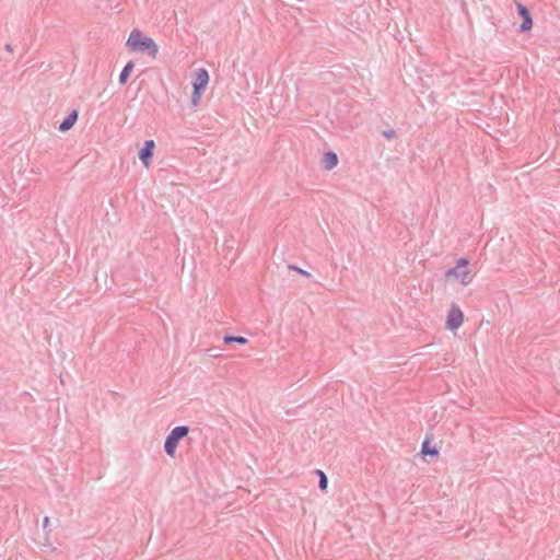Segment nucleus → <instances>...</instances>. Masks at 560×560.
<instances>
[{"label":"nucleus","mask_w":560,"mask_h":560,"mask_svg":"<svg viewBox=\"0 0 560 560\" xmlns=\"http://www.w3.org/2000/svg\"><path fill=\"white\" fill-rule=\"evenodd\" d=\"M338 164V156L334 152H327L323 156V165L326 170H332Z\"/></svg>","instance_id":"1a4fd4ad"},{"label":"nucleus","mask_w":560,"mask_h":560,"mask_svg":"<svg viewBox=\"0 0 560 560\" xmlns=\"http://www.w3.org/2000/svg\"><path fill=\"white\" fill-rule=\"evenodd\" d=\"M393 135H394V131H390V132L386 133L387 137H392Z\"/></svg>","instance_id":"dca6fc26"},{"label":"nucleus","mask_w":560,"mask_h":560,"mask_svg":"<svg viewBox=\"0 0 560 560\" xmlns=\"http://www.w3.org/2000/svg\"><path fill=\"white\" fill-rule=\"evenodd\" d=\"M223 340L225 343H230V342H235V343H240V345L247 343V339L245 337L225 336Z\"/></svg>","instance_id":"f8f14e48"},{"label":"nucleus","mask_w":560,"mask_h":560,"mask_svg":"<svg viewBox=\"0 0 560 560\" xmlns=\"http://www.w3.org/2000/svg\"><path fill=\"white\" fill-rule=\"evenodd\" d=\"M126 47L131 52H147L153 59L159 54V46L154 39L138 28L130 32L126 40Z\"/></svg>","instance_id":"f257e3e1"},{"label":"nucleus","mask_w":560,"mask_h":560,"mask_svg":"<svg viewBox=\"0 0 560 560\" xmlns=\"http://www.w3.org/2000/svg\"><path fill=\"white\" fill-rule=\"evenodd\" d=\"M290 268H291V269H293V270H295L296 272H299L300 275H302V276H304V277H307V278H308V277H311V273H310V272H307L306 270H303V269H301V268H299V267L291 266Z\"/></svg>","instance_id":"4468645a"},{"label":"nucleus","mask_w":560,"mask_h":560,"mask_svg":"<svg viewBox=\"0 0 560 560\" xmlns=\"http://www.w3.org/2000/svg\"><path fill=\"white\" fill-rule=\"evenodd\" d=\"M516 9H517V12H518V14L521 15V18L523 20V22L521 24V31L522 32L530 31L532 27H533V19L530 16L529 11L522 3H517L516 4Z\"/></svg>","instance_id":"423d86ee"},{"label":"nucleus","mask_w":560,"mask_h":560,"mask_svg":"<svg viewBox=\"0 0 560 560\" xmlns=\"http://www.w3.org/2000/svg\"><path fill=\"white\" fill-rule=\"evenodd\" d=\"M469 261L466 258H460L457 260L456 266L446 271L445 277L447 280L456 281L463 284L464 287L471 283L474 276L468 268Z\"/></svg>","instance_id":"f03ea898"},{"label":"nucleus","mask_w":560,"mask_h":560,"mask_svg":"<svg viewBox=\"0 0 560 560\" xmlns=\"http://www.w3.org/2000/svg\"><path fill=\"white\" fill-rule=\"evenodd\" d=\"M154 148H155L154 141L153 140H147L144 142V147L139 152V158H140L141 162L143 163V165L145 167L150 166L151 158L153 155Z\"/></svg>","instance_id":"0eeeda50"},{"label":"nucleus","mask_w":560,"mask_h":560,"mask_svg":"<svg viewBox=\"0 0 560 560\" xmlns=\"http://www.w3.org/2000/svg\"><path fill=\"white\" fill-rule=\"evenodd\" d=\"M209 81H210V75L206 69L200 68L194 72L192 79H191V84H192V89H194L192 95H191V103L194 106H197L200 103L201 95H202L203 91L207 89Z\"/></svg>","instance_id":"7ed1b4c3"},{"label":"nucleus","mask_w":560,"mask_h":560,"mask_svg":"<svg viewBox=\"0 0 560 560\" xmlns=\"http://www.w3.org/2000/svg\"><path fill=\"white\" fill-rule=\"evenodd\" d=\"M78 117H79V113L78 110H72L66 118L65 120L59 125V130L61 132H66L68 131L69 129H71L74 124L77 122L78 120Z\"/></svg>","instance_id":"6e6552de"},{"label":"nucleus","mask_w":560,"mask_h":560,"mask_svg":"<svg viewBox=\"0 0 560 560\" xmlns=\"http://www.w3.org/2000/svg\"><path fill=\"white\" fill-rule=\"evenodd\" d=\"M49 522H50V521H49V517H47V516H46V517H44V520H43V527H44V528H47V527L49 526Z\"/></svg>","instance_id":"2eb2a0df"},{"label":"nucleus","mask_w":560,"mask_h":560,"mask_svg":"<svg viewBox=\"0 0 560 560\" xmlns=\"http://www.w3.org/2000/svg\"><path fill=\"white\" fill-rule=\"evenodd\" d=\"M464 323V313L457 305H452L447 312L446 328L455 330L459 328Z\"/></svg>","instance_id":"39448f33"},{"label":"nucleus","mask_w":560,"mask_h":560,"mask_svg":"<svg viewBox=\"0 0 560 560\" xmlns=\"http://www.w3.org/2000/svg\"><path fill=\"white\" fill-rule=\"evenodd\" d=\"M189 432V428L186 425H180L174 428L171 433L167 435L165 441V452L168 456L174 457L176 453V448L178 442L185 438Z\"/></svg>","instance_id":"20e7f679"},{"label":"nucleus","mask_w":560,"mask_h":560,"mask_svg":"<svg viewBox=\"0 0 560 560\" xmlns=\"http://www.w3.org/2000/svg\"><path fill=\"white\" fill-rule=\"evenodd\" d=\"M317 474L319 476V488L320 490H326L328 487V480L326 475L322 470H317Z\"/></svg>","instance_id":"ddd939ff"},{"label":"nucleus","mask_w":560,"mask_h":560,"mask_svg":"<svg viewBox=\"0 0 560 560\" xmlns=\"http://www.w3.org/2000/svg\"><path fill=\"white\" fill-rule=\"evenodd\" d=\"M133 62L132 61H129L122 69L120 75H119V82L120 84H126L132 70H133Z\"/></svg>","instance_id":"9b49d317"},{"label":"nucleus","mask_w":560,"mask_h":560,"mask_svg":"<svg viewBox=\"0 0 560 560\" xmlns=\"http://www.w3.org/2000/svg\"><path fill=\"white\" fill-rule=\"evenodd\" d=\"M421 453L423 455H429V456L434 457V456L439 455V450L434 445L431 444L429 439H425L421 446Z\"/></svg>","instance_id":"9d476101"}]
</instances>
